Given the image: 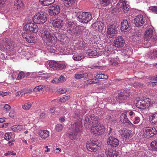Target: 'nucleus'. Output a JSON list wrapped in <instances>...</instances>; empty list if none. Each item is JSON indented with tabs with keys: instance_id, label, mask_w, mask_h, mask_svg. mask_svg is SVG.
<instances>
[{
	"instance_id": "nucleus-1",
	"label": "nucleus",
	"mask_w": 157,
	"mask_h": 157,
	"mask_svg": "<svg viewBox=\"0 0 157 157\" xmlns=\"http://www.w3.org/2000/svg\"><path fill=\"white\" fill-rule=\"evenodd\" d=\"M40 33L41 37L48 46L53 45L56 43V36L50 31L44 29L40 30Z\"/></svg>"
},
{
	"instance_id": "nucleus-2",
	"label": "nucleus",
	"mask_w": 157,
	"mask_h": 157,
	"mask_svg": "<svg viewBox=\"0 0 157 157\" xmlns=\"http://www.w3.org/2000/svg\"><path fill=\"white\" fill-rule=\"evenodd\" d=\"M82 120L79 118L74 124L71 126L69 132L67 133V135L71 140H75L77 135L81 132L82 128Z\"/></svg>"
},
{
	"instance_id": "nucleus-3",
	"label": "nucleus",
	"mask_w": 157,
	"mask_h": 157,
	"mask_svg": "<svg viewBox=\"0 0 157 157\" xmlns=\"http://www.w3.org/2000/svg\"><path fill=\"white\" fill-rule=\"evenodd\" d=\"M134 102L135 106L141 109L148 108L152 105V103L150 99L146 98H137Z\"/></svg>"
},
{
	"instance_id": "nucleus-4",
	"label": "nucleus",
	"mask_w": 157,
	"mask_h": 157,
	"mask_svg": "<svg viewBox=\"0 0 157 157\" xmlns=\"http://www.w3.org/2000/svg\"><path fill=\"white\" fill-rule=\"evenodd\" d=\"M48 15L44 12H39L36 13L33 17V22L38 24H43L47 20Z\"/></svg>"
},
{
	"instance_id": "nucleus-5",
	"label": "nucleus",
	"mask_w": 157,
	"mask_h": 157,
	"mask_svg": "<svg viewBox=\"0 0 157 157\" xmlns=\"http://www.w3.org/2000/svg\"><path fill=\"white\" fill-rule=\"evenodd\" d=\"M76 16L78 20L82 23H86L89 22L92 18V16L90 12L77 11L75 12Z\"/></svg>"
},
{
	"instance_id": "nucleus-6",
	"label": "nucleus",
	"mask_w": 157,
	"mask_h": 157,
	"mask_svg": "<svg viewBox=\"0 0 157 157\" xmlns=\"http://www.w3.org/2000/svg\"><path fill=\"white\" fill-rule=\"evenodd\" d=\"M105 128L103 124H100L97 121L96 123L93 124L91 129V133L95 136L101 135L104 132Z\"/></svg>"
},
{
	"instance_id": "nucleus-7",
	"label": "nucleus",
	"mask_w": 157,
	"mask_h": 157,
	"mask_svg": "<svg viewBox=\"0 0 157 157\" xmlns=\"http://www.w3.org/2000/svg\"><path fill=\"white\" fill-rule=\"evenodd\" d=\"M153 28H147L145 32L144 39H150L153 42L157 41V35H153Z\"/></svg>"
},
{
	"instance_id": "nucleus-8",
	"label": "nucleus",
	"mask_w": 157,
	"mask_h": 157,
	"mask_svg": "<svg viewBox=\"0 0 157 157\" xmlns=\"http://www.w3.org/2000/svg\"><path fill=\"white\" fill-rule=\"evenodd\" d=\"M107 38L109 39L115 36L117 33V27L113 24H109L107 27Z\"/></svg>"
},
{
	"instance_id": "nucleus-9",
	"label": "nucleus",
	"mask_w": 157,
	"mask_h": 157,
	"mask_svg": "<svg viewBox=\"0 0 157 157\" xmlns=\"http://www.w3.org/2000/svg\"><path fill=\"white\" fill-rule=\"evenodd\" d=\"M143 133L144 136L148 138L156 134L157 131L155 128L147 127L143 128Z\"/></svg>"
},
{
	"instance_id": "nucleus-10",
	"label": "nucleus",
	"mask_w": 157,
	"mask_h": 157,
	"mask_svg": "<svg viewBox=\"0 0 157 157\" xmlns=\"http://www.w3.org/2000/svg\"><path fill=\"white\" fill-rule=\"evenodd\" d=\"M25 31H29L33 33L37 32L39 30L38 26L36 23L29 22L26 24L24 27Z\"/></svg>"
},
{
	"instance_id": "nucleus-11",
	"label": "nucleus",
	"mask_w": 157,
	"mask_h": 157,
	"mask_svg": "<svg viewBox=\"0 0 157 157\" xmlns=\"http://www.w3.org/2000/svg\"><path fill=\"white\" fill-rule=\"evenodd\" d=\"M13 47V45L10 40L6 39L3 40L2 45L0 46V48L1 51H4L5 50H9Z\"/></svg>"
},
{
	"instance_id": "nucleus-12",
	"label": "nucleus",
	"mask_w": 157,
	"mask_h": 157,
	"mask_svg": "<svg viewBox=\"0 0 157 157\" xmlns=\"http://www.w3.org/2000/svg\"><path fill=\"white\" fill-rule=\"evenodd\" d=\"M126 1L120 0L117 4V7L120 8V10L124 12H127L129 10L130 6Z\"/></svg>"
},
{
	"instance_id": "nucleus-13",
	"label": "nucleus",
	"mask_w": 157,
	"mask_h": 157,
	"mask_svg": "<svg viewBox=\"0 0 157 157\" xmlns=\"http://www.w3.org/2000/svg\"><path fill=\"white\" fill-rule=\"evenodd\" d=\"M49 13L51 16H53L59 14L60 12L59 6L56 4L52 5L49 7Z\"/></svg>"
},
{
	"instance_id": "nucleus-14",
	"label": "nucleus",
	"mask_w": 157,
	"mask_h": 157,
	"mask_svg": "<svg viewBox=\"0 0 157 157\" xmlns=\"http://www.w3.org/2000/svg\"><path fill=\"white\" fill-rule=\"evenodd\" d=\"M22 36L29 43H35L36 41V37L32 34L25 32L23 33Z\"/></svg>"
},
{
	"instance_id": "nucleus-15",
	"label": "nucleus",
	"mask_w": 157,
	"mask_h": 157,
	"mask_svg": "<svg viewBox=\"0 0 157 157\" xmlns=\"http://www.w3.org/2000/svg\"><path fill=\"white\" fill-rule=\"evenodd\" d=\"M124 40L121 36H118L115 38L114 41V46L117 48L123 47L124 44Z\"/></svg>"
},
{
	"instance_id": "nucleus-16",
	"label": "nucleus",
	"mask_w": 157,
	"mask_h": 157,
	"mask_svg": "<svg viewBox=\"0 0 157 157\" xmlns=\"http://www.w3.org/2000/svg\"><path fill=\"white\" fill-rule=\"evenodd\" d=\"M128 111L125 110L121 115L120 119L121 122L127 125H133L132 123L129 121L127 116Z\"/></svg>"
},
{
	"instance_id": "nucleus-17",
	"label": "nucleus",
	"mask_w": 157,
	"mask_h": 157,
	"mask_svg": "<svg viewBox=\"0 0 157 157\" xmlns=\"http://www.w3.org/2000/svg\"><path fill=\"white\" fill-rule=\"evenodd\" d=\"M145 19H144L142 15L140 14L136 16L134 19V21L135 25L138 27L142 26L145 23Z\"/></svg>"
},
{
	"instance_id": "nucleus-18",
	"label": "nucleus",
	"mask_w": 157,
	"mask_h": 157,
	"mask_svg": "<svg viewBox=\"0 0 157 157\" xmlns=\"http://www.w3.org/2000/svg\"><path fill=\"white\" fill-rule=\"evenodd\" d=\"M107 144L112 147H116L119 145V140L112 136H109L107 140Z\"/></svg>"
},
{
	"instance_id": "nucleus-19",
	"label": "nucleus",
	"mask_w": 157,
	"mask_h": 157,
	"mask_svg": "<svg viewBox=\"0 0 157 157\" xmlns=\"http://www.w3.org/2000/svg\"><path fill=\"white\" fill-rule=\"evenodd\" d=\"M121 29L123 32H127L130 30V28L127 20L122 21L121 22Z\"/></svg>"
},
{
	"instance_id": "nucleus-20",
	"label": "nucleus",
	"mask_w": 157,
	"mask_h": 157,
	"mask_svg": "<svg viewBox=\"0 0 157 157\" xmlns=\"http://www.w3.org/2000/svg\"><path fill=\"white\" fill-rule=\"evenodd\" d=\"M86 147L89 151L95 152L98 150V145L91 142H88L86 144Z\"/></svg>"
},
{
	"instance_id": "nucleus-21",
	"label": "nucleus",
	"mask_w": 157,
	"mask_h": 157,
	"mask_svg": "<svg viewBox=\"0 0 157 157\" xmlns=\"http://www.w3.org/2000/svg\"><path fill=\"white\" fill-rule=\"evenodd\" d=\"M85 121L88 125L91 123L93 124L96 123L97 119L96 118L94 114L90 116L88 115L85 118Z\"/></svg>"
},
{
	"instance_id": "nucleus-22",
	"label": "nucleus",
	"mask_w": 157,
	"mask_h": 157,
	"mask_svg": "<svg viewBox=\"0 0 157 157\" xmlns=\"http://www.w3.org/2000/svg\"><path fill=\"white\" fill-rule=\"evenodd\" d=\"M105 153L107 157H117L118 152L112 148L106 149Z\"/></svg>"
},
{
	"instance_id": "nucleus-23",
	"label": "nucleus",
	"mask_w": 157,
	"mask_h": 157,
	"mask_svg": "<svg viewBox=\"0 0 157 157\" xmlns=\"http://www.w3.org/2000/svg\"><path fill=\"white\" fill-rule=\"evenodd\" d=\"M66 29H67V31L68 30L71 31L72 33H75L76 31L75 25L71 21H68L66 24Z\"/></svg>"
},
{
	"instance_id": "nucleus-24",
	"label": "nucleus",
	"mask_w": 157,
	"mask_h": 157,
	"mask_svg": "<svg viewBox=\"0 0 157 157\" xmlns=\"http://www.w3.org/2000/svg\"><path fill=\"white\" fill-rule=\"evenodd\" d=\"M38 134L39 136L43 139H45L49 136V132L47 130H40L38 131Z\"/></svg>"
},
{
	"instance_id": "nucleus-25",
	"label": "nucleus",
	"mask_w": 157,
	"mask_h": 157,
	"mask_svg": "<svg viewBox=\"0 0 157 157\" xmlns=\"http://www.w3.org/2000/svg\"><path fill=\"white\" fill-rule=\"evenodd\" d=\"M52 24L54 27L57 28H61L63 25V21L59 19L54 20Z\"/></svg>"
},
{
	"instance_id": "nucleus-26",
	"label": "nucleus",
	"mask_w": 157,
	"mask_h": 157,
	"mask_svg": "<svg viewBox=\"0 0 157 157\" xmlns=\"http://www.w3.org/2000/svg\"><path fill=\"white\" fill-rule=\"evenodd\" d=\"M128 98V96L123 93H119L118 96L116 98V100L117 101L119 102H123L125 99Z\"/></svg>"
},
{
	"instance_id": "nucleus-27",
	"label": "nucleus",
	"mask_w": 157,
	"mask_h": 157,
	"mask_svg": "<svg viewBox=\"0 0 157 157\" xmlns=\"http://www.w3.org/2000/svg\"><path fill=\"white\" fill-rule=\"evenodd\" d=\"M149 121L152 124H157V113H155L149 116Z\"/></svg>"
},
{
	"instance_id": "nucleus-28",
	"label": "nucleus",
	"mask_w": 157,
	"mask_h": 157,
	"mask_svg": "<svg viewBox=\"0 0 157 157\" xmlns=\"http://www.w3.org/2000/svg\"><path fill=\"white\" fill-rule=\"evenodd\" d=\"M15 6L17 10H20L24 6V4L22 0H16L15 2Z\"/></svg>"
},
{
	"instance_id": "nucleus-29",
	"label": "nucleus",
	"mask_w": 157,
	"mask_h": 157,
	"mask_svg": "<svg viewBox=\"0 0 157 157\" xmlns=\"http://www.w3.org/2000/svg\"><path fill=\"white\" fill-rule=\"evenodd\" d=\"M25 128V126L23 125H14L12 127L13 131L16 132H19Z\"/></svg>"
},
{
	"instance_id": "nucleus-30",
	"label": "nucleus",
	"mask_w": 157,
	"mask_h": 157,
	"mask_svg": "<svg viewBox=\"0 0 157 157\" xmlns=\"http://www.w3.org/2000/svg\"><path fill=\"white\" fill-rule=\"evenodd\" d=\"M144 43H142V46L145 48H148L150 47L153 44V42L150 39L147 40L145 39Z\"/></svg>"
},
{
	"instance_id": "nucleus-31",
	"label": "nucleus",
	"mask_w": 157,
	"mask_h": 157,
	"mask_svg": "<svg viewBox=\"0 0 157 157\" xmlns=\"http://www.w3.org/2000/svg\"><path fill=\"white\" fill-rule=\"evenodd\" d=\"M88 76L86 73H83L82 72L76 74L75 75V78L77 79H79Z\"/></svg>"
},
{
	"instance_id": "nucleus-32",
	"label": "nucleus",
	"mask_w": 157,
	"mask_h": 157,
	"mask_svg": "<svg viewBox=\"0 0 157 157\" xmlns=\"http://www.w3.org/2000/svg\"><path fill=\"white\" fill-rule=\"evenodd\" d=\"M84 56L81 54H76L73 55L72 57L73 59L76 61L84 59Z\"/></svg>"
},
{
	"instance_id": "nucleus-33",
	"label": "nucleus",
	"mask_w": 157,
	"mask_h": 157,
	"mask_svg": "<svg viewBox=\"0 0 157 157\" xmlns=\"http://www.w3.org/2000/svg\"><path fill=\"white\" fill-rule=\"evenodd\" d=\"M40 2L43 6H48L53 3L55 0H40Z\"/></svg>"
},
{
	"instance_id": "nucleus-34",
	"label": "nucleus",
	"mask_w": 157,
	"mask_h": 157,
	"mask_svg": "<svg viewBox=\"0 0 157 157\" xmlns=\"http://www.w3.org/2000/svg\"><path fill=\"white\" fill-rule=\"evenodd\" d=\"M57 63L56 61H50L49 62V66L52 70H56Z\"/></svg>"
},
{
	"instance_id": "nucleus-35",
	"label": "nucleus",
	"mask_w": 157,
	"mask_h": 157,
	"mask_svg": "<svg viewBox=\"0 0 157 157\" xmlns=\"http://www.w3.org/2000/svg\"><path fill=\"white\" fill-rule=\"evenodd\" d=\"M94 25V26L96 27V28L100 30H102L104 27L103 23L100 21L95 22Z\"/></svg>"
},
{
	"instance_id": "nucleus-36",
	"label": "nucleus",
	"mask_w": 157,
	"mask_h": 157,
	"mask_svg": "<svg viewBox=\"0 0 157 157\" xmlns=\"http://www.w3.org/2000/svg\"><path fill=\"white\" fill-rule=\"evenodd\" d=\"M122 137L126 139H128L131 137V133L128 130L124 131L121 135Z\"/></svg>"
},
{
	"instance_id": "nucleus-37",
	"label": "nucleus",
	"mask_w": 157,
	"mask_h": 157,
	"mask_svg": "<svg viewBox=\"0 0 157 157\" xmlns=\"http://www.w3.org/2000/svg\"><path fill=\"white\" fill-rule=\"evenodd\" d=\"M56 35L57 40L60 41H63L66 37V35L63 33H58Z\"/></svg>"
},
{
	"instance_id": "nucleus-38",
	"label": "nucleus",
	"mask_w": 157,
	"mask_h": 157,
	"mask_svg": "<svg viewBox=\"0 0 157 157\" xmlns=\"http://www.w3.org/2000/svg\"><path fill=\"white\" fill-rule=\"evenodd\" d=\"M149 57H151L152 58H155L157 57V50L156 49H153L150 51L149 53Z\"/></svg>"
},
{
	"instance_id": "nucleus-39",
	"label": "nucleus",
	"mask_w": 157,
	"mask_h": 157,
	"mask_svg": "<svg viewBox=\"0 0 157 157\" xmlns=\"http://www.w3.org/2000/svg\"><path fill=\"white\" fill-rule=\"evenodd\" d=\"M98 80L96 79H92L86 81L85 82V84L87 85H89L92 84L99 83L98 82Z\"/></svg>"
},
{
	"instance_id": "nucleus-40",
	"label": "nucleus",
	"mask_w": 157,
	"mask_h": 157,
	"mask_svg": "<svg viewBox=\"0 0 157 157\" xmlns=\"http://www.w3.org/2000/svg\"><path fill=\"white\" fill-rule=\"evenodd\" d=\"M66 67V66L64 63H57L56 70H61L65 68Z\"/></svg>"
},
{
	"instance_id": "nucleus-41",
	"label": "nucleus",
	"mask_w": 157,
	"mask_h": 157,
	"mask_svg": "<svg viewBox=\"0 0 157 157\" xmlns=\"http://www.w3.org/2000/svg\"><path fill=\"white\" fill-rule=\"evenodd\" d=\"M157 142L156 141H153L150 144L151 149L153 151L157 150Z\"/></svg>"
},
{
	"instance_id": "nucleus-42",
	"label": "nucleus",
	"mask_w": 157,
	"mask_h": 157,
	"mask_svg": "<svg viewBox=\"0 0 157 157\" xmlns=\"http://www.w3.org/2000/svg\"><path fill=\"white\" fill-rule=\"evenodd\" d=\"M32 107V104L30 102L25 103L22 105V108L25 110H28Z\"/></svg>"
},
{
	"instance_id": "nucleus-43",
	"label": "nucleus",
	"mask_w": 157,
	"mask_h": 157,
	"mask_svg": "<svg viewBox=\"0 0 157 157\" xmlns=\"http://www.w3.org/2000/svg\"><path fill=\"white\" fill-rule=\"evenodd\" d=\"M88 55L89 56H98L99 55V53L96 50L88 52Z\"/></svg>"
},
{
	"instance_id": "nucleus-44",
	"label": "nucleus",
	"mask_w": 157,
	"mask_h": 157,
	"mask_svg": "<svg viewBox=\"0 0 157 157\" xmlns=\"http://www.w3.org/2000/svg\"><path fill=\"white\" fill-rule=\"evenodd\" d=\"M86 113V112H85L84 113H82L81 111L80 110H77V111L75 113V117L76 118V117H82L83 115L85 114Z\"/></svg>"
},
{
	"instance_id": "nucleus-45",
	"label": "nucleus",
	"mask_w": 157,
	"mask_h": 157,
	"mask_svg": "<svg viewBox=\"0 0 157 157\" xmlns=\"http://www.w3.org/2000/svg\"><path fill=\"white\" fill-rule=\"evenodd\" d=\"M110 62L112 65L116 66H118L120 63L119 60L117 59H111L110 60Z\"/></svg>"
},
{
	"instance_id": "nucleus-46",
	"label": "nucleus",
	"mask_w": 157,
	"mask_h": 157,
	"mask_svg": "<svg viewBox=\"0 0 157 157\" xmlns=\"http://www.w3.org/2000/svg\"><path fill=\"white\" fill-rule=\"evenodd\" d=\"M97 78L106 79L108 78V77L107 75L104 74H99L96 76Z\"/></svg>"
},
{
	"instance_id": "nucleus-47",
	"label": "nucleus",
	"mask_w": 157,
	"mask_h": 157,
	"mask_svg": "<svg viewBox=\"0 0 157 157\" xmlns=\"http://www.w3.org/2000/svg\"><path fill=\"white\" fill-rule=\"evenodd\" d=\"M124 52V54L125 56H127L129 57L131 55H132V51L131 48H127L125 50Z\"/></svg>"
},
{
	"instance_id": "nucleus-48",
	"label": "nucleus",
	"mask_w": 157,
	"mask_h": 157,
	"mask_svg": "<svg viewBox=\"0 0 157 157\" xmlns=\"http://www.w3.org/2000/svg\"><path fill=\"white\" fill-rule=\"evenodd\" d=\"M63 126L61 124H58L56 126L55 129L57 132H60L61 131L63 128Z\"/></svg>"
},
{
	"instance_id": "nucleus-49",
	"label": "nucleus",
	"mask_w": 157,
	"mask_h": 157,
	"mask_svg": "<svg viewBox=\"0 0 157 157\" xmlns=\"http://www.w3.org/2000/svg\"><path fill=\"white\" fill-rule=\"evenodd\" d=\"M115 119L112 117L111 115H109L105 119V121L108 123H110L114 121Z\"/></svg>"
},
{
	"instance_id": "nucleus-50",
	"label": "nucleus",
	"mask_w": 157,
	"mask_h": 157,
	"mask_svg": "<svg viewBox=\"0 0 157 157\" xmlns=\"http://www.w3.org/2000/svg\"><path fill=\"white\" fill-rule=\"evenodd\" d=\"M12 133L11 132H8L6 133L5 135V139L7 140H10L11 137Z\"/></svg>"
},
{
	"instance_id": "nucleus-51",
	"label": "nucleus",
	"mask_w": 157,
	"mask_h": 157,
	"mask_svg": "<svg viewBox=\"0 0 157 157\" xmlns=\"http://www.w3.org/2000/svg\"><path fill=\"white\" fill-rule=\"evenodd\" d=\"M45 86L44 85H39L36 87L34 89V91L36 92H40L42 89L44 88Z\"/></svg>"
},
{
	"instance_id": "nucleus-52",
	"label": "nucleus",
	"mask_w": 157,
	"mask_h": 157,
	"mask_svg": "<svg viewBox=\"0 0 157 157\" xmlns=\"http://www.w3.org/2000/svg\"><path fill=\"white\" fill-rule=\"evenodd\" d=\"M25 77V73L23 71L20 72L18 75L17 77V80H20L21 79L23 78H24Z\"/></svg>"
},
{
	"instance_id": "nucleus-53",
	"label": "nucleus",
	"mask_w": 157,
	"mask_h": 157,
	"mask_svg": "<svg viewBox=\"0 0 157 157\" xmlns=\"http://www.w3.org/2000/svg\"><path fill=\"white\" fill-rule=\"evenodd\" d=\"M102 4L103 6H106L110 4L111 2V0H102Z\"/></svg>"
},
{
	"instance_id": "nucleus-54",
	"label": "nucleus",
	"mask_w": 157,
	"mask_h": 157,
	"mask_svg": "<svg viewBox=\"0 0 157 157\" xmlns=\"http://www.w3.org/2000/svg\"><path fill=\"white\" fill-rule=\"evenodd\" d=\"M18 51L21 55H23V56H26L27 53V51H25L21 49H19Z\"/></svg>"
},
{
	"instance_id": "nucleus-55",
	"label": "nucleus",
	"mask_w": 157,
	"mask_h": 157,
	"mask_svg": "<svg viewBox=\"0 0 157 157\" xmlns=\"http://www.w3.org/2000/svg\"><path fill=\"white\" fill-rule=\"evenodd\" d=\"M58 79L59 83L63 82L66 81L65 77L63 75H61Z\"/></svg>"
},
{
	"instance_id": "nucleus-56",
	"label": "nucleus",
	"mask_w": 157,
	"mask_h": 157,
	"mask_svg": "<svg viewBox=\"0 0 157 157\" xmlns=\"http://www.w3.org/2000/svg\"><path fill=\"white\" fill-rule=\"evenodd\" d=\"M108 129H109V132L108 133L109 135V136H113L115 134V133L114 132V130H113L110 127H109L108 128Z\"/></svg>"
},
{
	"instance_id": "nucleus-57",
	"label": "nucleus",
	"mask_w": 157,
	"mask_h": 157,
	"mask_svg": "<svg viewBox=\"0 0 157 157\" xmlns=\"http://www.w3.org/2000/svg\"><path fill=\"white\" fill-rule=\"evenodd\" d=\"M149 10L152 12L157 13V6H151L149 7Z\"/></svg>"
},
{
	"instance_id": "nucleus-58",
	"label": "nucleus",
	"mask_w": 157,
	"mask_h": 157,
	"mask_svg": "<svg viewBox=\"0 0 157 157\" xmlns=\"http://www.w3.org/2000/svg\"><path fill=\"white\" fill-rule=\"evenodd\" d=\"M140 118L138 117H136L134 118L133 120V123L135 124H138L140 121Z\"/></svg>"
},
{
	"instance_id": "nucleus-59",
	"label": "nucleus",
	"mask_w": 157,
	"mask_h": 157,
	"mask_svg": "<svg viewBox=\"0 0 157 157\" xmlns=\"http://www.w3.org/2000/svg\"><path fill=\"white\" fill-rule=\"evenodd\" d=\"M67 91V90L66 88H60L58 90V93L60 94H63Z\"/></svg>"
},
{
	"instance_id": "nucleus-60",
	"label": "nucleus",
	"mask_w": 157,
	"mask_h": 157,
	"mask_svg": "<svg viewBox=\"0 0 157 157\" xmlns=\"http://www.w3.org/2000/svg\"><path fill=\"white\" fill-rule=\"evenodd\" d=\"M70 98V96H65L64 97L62 98H60V100L61 101L63 102H64L66 101L67 100Z\"/></svg>"
},
{
	"instance_id": "nucleus-61",
	"label": "nucleus",
	"mask_w": 157,
	"mask_h": 157,
	"mask_svg": "<svg viewBox=\"0 0 157 157\" xmlns=\"http://www.w3.org/2000/svg\"><path fill=\"white\" fill-rule=\"evenodd\" d=\"M6 0H0V7L3 8Z\"/></svg>"
},
{
	"instance_id": "nucleus-62",
	"label": "nucleus",
	"mask_w": 157,
	"mask_h": 157,
	"mask_svg": "<svg viewBox=\"0 0 157 157\" xmlns=\"http://www.w3.org/2000/svg\"><path fill=\"white\" fill-rule=\"evenodd\" d=\"M15 114V112L13 110H11L9 113V116L10 117L13 118L14 117Z\"/></svg>"
},
{
	"instance_id": "nucleus-63",
	"label": "nucleus",
	"mask_w": 157,
	"mask_h": 157,
	"mask_svg": "<svg viewBox=\"0 0 157 157\" xmlns=\"http://www.w3.org/2000/svg\"><path fill=\"white\" fill-rule=\"evenodd\" d=\"M4 108L7 112L9 111L11 109L10 106L7 104H6L5 105Z\"/></svg>"
},
{
	"instance_id": "nucleus-64",
	"label": "nucleus",
	"mask_w": 157,
	"mask_h": 157,
	"mask_svg": "<svg viewBox=\"0 0 157 157\" xmlns=\"http://www.w3.org/2000/svg\"><path fill=\"white\" fill-rule=\"evenodd\" d=\"M8 93L7 92H5L2 91H0V95L2 96H4L8 95Z\"/></svg>"
}]
</instances>
